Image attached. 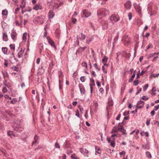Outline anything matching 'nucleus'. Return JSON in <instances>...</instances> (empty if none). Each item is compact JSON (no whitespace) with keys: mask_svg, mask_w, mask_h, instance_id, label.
I'll list each match as a JSON object with an SVG mask.
<instances>
[{"mask_svg":"<svg viewBox=\"0 0 159 159\" xmlns=\"http://www.w3.org/2000/svg\"><path fill=\"white\" fill-rule=\"evenodd\" d=\"M90 80L91 83L90 84V86H94L95 85V84L94 82V80L93 78H90Z\"/></svg>","mask_w":159,"mask_h":159,"instance_id":"obj_21","label":"nucleus"},{"mask_svg":"<svg viewBox=\"0 0 159 159\" xmlns=\"http://www.w3.org/2000/svg\"><path fill=\"white\" fill-rule=\"evenodd\" d=\"M2 73L3 76V78L5 79V77L6 76H7V77H9L8 74L7 73V72L6 71L5 72H3L2 71Z\"/></svg>","mask_w":159,"mask_h":159,"instance_id":"obj_26","label":"nucleus"},{"mask_svg":"<svg viewBox=\"0 0 159 159\" xmlns=\"http://www.w3.org/2000/svg\"><path fill=\"white\" fill-rule=\"evenodd\" d=\"M129 37L128 36V35L127 34H125L122 38V41L123 42H124L127 39H128Z\"/></svg>","mask_w":159,"mask_h":159,"instance_id":"obj_18","label":"nucleus"},{"mask_svg":"<svg viewBox=\"0 0 159 159\" xmlns=\"http://www.w3.org/2000/svg\"><path fill=\"white\" fill-rule=\"evenodd\" d=\"M75 116L78 117H80V115L78 110H77L76 111Z\"/></svg>","mask_w":159,"mask_h":159,"instance_id":"obj_64","label":"nucleus"},{"mask_svg":"<svg viewBox=\"0 0 159 159\" xmlns=\"http://www.w3.org/2000/svg\"><path fill=\"white\" fill-rule=\"evenodd\" d=\"M11 86V83H8L7 84L6 86L8 88H9Z\"/></svg>","mask_w":159,"mask_h":159,"instance_id":"obj_58","label":"nucleus"},{"mask_svg":"<svg viewBox=\"0 0 159 159\" xmlns=\"http://www.w3.org/2000/svg\"><path fill=\"white\" fill-rule=\"evenodd\" d=\"M152 47H152V44H149V45H148V47H147V49H146V50H145V51H147V50H148V49H149V48H152Z\"/></svg>","mask_w":159,"mask_h":159,"instance_id":"obj_47","label":"nucleus"},{"mask_svg":"<svg viewBox=\"0 0 159 159\" xmlns=\"http://www.w3.org/2000/svg\"><path fill=\"white\" fill-rule=\"evenodd\" d=\"M158 54V53H156V52H155L153 54H150L148 56V58H151V57H152L154 55V54Z\"/></svg>","mask_w":159,"mask_h":159,"instance_id":"obj_38","label":"nucleus"},{"mask_svg":"<svg viewBox=\"0 0 159 159\" xmlns=\"http://www.w3.org/2000/svg\"><path fill=\"white\" fill-rule=\"evenodd\" d=\"M124 6L127 9H130L131 7V2L129 1H127L124 4Z\"/></svg>","mask_w":159,"mask_h":159,"instance_id":"obj_9","label":"nucleus"},{"mask_svg":"<svg viewBox=\"0 0 159 159\" xmlns=\"http://www.w3.org/2000/svg\"><path fill=\"white\" fill-rule=\"evenodd\" d=\"M33 9L36 11H37L39 9H41L42 7L37 4L34 7Z\"/></svg>","mask_w":159,"mask_h":159,"instance_id":"obj_17","label":"nucleus"},{"mask_svg":"<svg viewBox=\"0 0 159 159\" xmlns=\"http://www.w3.org/2000/svg\"><path fill=\"white\" fill-rule=\"evenodd\" d=\"M121 117V114H119L118 116H117V117L116 118V119L118 120H120V118Z\"/></svg>","mask_w":159,"mask_h":159,"instance_id":"obj_63","label":"nucleus"},{"mask_svg":"<svg viewBox=\"0 0 159 159\" xmlns=\"http://www.w3.org/2000/svg\"><path fill=\"white\" fill-rule=\"evenodd\" d=\"M155 108L154 109V111L157 110L159 108V105H158L157 106L154 107Z\"/></svg>","mask_w":159,"mask_h":159,"instance_id":"obj_62","label":"nucleus"},{"mask_svg":"<svg viewBox=\"0 0 159 159\" xmlns=\"http://www.w3.org/2000/svg\"><path fill=\"white\" fill-rule=\"evenodd\" d=\"M7 134L11 138H12V136L14 137L17 136V135L18 134H15V132L11 130L8 131L7 132Z\"/></svg>","mask_w":159,"mask_h":159,"instance_id":"obj_3","label":"nucleus"},{"mask_svg":"<svg viewBox=\"0 0 159 159\" xmlns=\"http://www.w3.org/2000/svg\"><path fill=\"white\" fill-rule=\"evenodd\" d=\"M15 132V133H20L22 131L20 129L17 128H16L14 129Z\"/></svg>","mask_w":159,"mask_h":159,"instance_id":"obj_24","label":"nucleus"},{"mask_svg":"<svg viewBox=\"0 0 159 159\" xmlns=\"http://www.w3.org/2000/svg\"><path fill=\"white\" fill-rule=\"evenodd\" d=\"M128 16L129 17V19L130 20L132 17V14L130 12H129L128 14Z\"/></svg>","mask_w":159,"mask_h":159,"instance_id":"obj_45","label":"nucleus"},{"mask_svg":"<svg viewBox=\"0 0 159 159\" xmlns=\"http://www.w3.org/2000/svg\"><path fill=\"white\" fill-rule=\"evenodd\" d=\"M81 36L80 39L82 40H84L85 38V35H84V34H83V33H81Z\"/></svg>","mask_w":159,"mask_h":159,"instance_id":"obj_34","label":"nucleus"},{"mask_svg":"<svg viewBox=\"0 0 159 159\" xmlns=\"http://www.w3.org/2000/svg\"><path fill=\"white\" fill-rule=\"evenodd\" d=\"M20 20H21V22L20 23H19L18 22V21H16V25L18 26H20L21 25L22 23V17H20Z\"/></svg>","mask_w":159,"mask_h":159,"instance_id":"obj_27","label":"nucleus"},{"mask_svg":"<svg viewBox=\"0 0 159 159\" xmlns=\"http://www.w3.org/2000/svg\"><path fill=\"white\" fill-rule=\"evenodd\" d=\"M80 152L82 153H85L86 154H87L89 153V151L88 150H86V149H84L82 148H80Z\"/></svg>","mask_w":159,"mask_h":159,"instance_id":"obj_13","label":"nucleus"},{"mask_svg":"<svg viewBox=\"0 0 159 159\" xmlns=\"http://www.w3.org/2000/svg\"><path fill=\"white\" fill-rule=\"evenodd\" d=\"M144 106V105L143 104H142L140 106H136V107H137V108H142Z\"/></svg>","mask_w":159,"mask_h":159,"instance_id":"obj_57","label":"nucleus"},{"mask_svg":"<svg viewBox=\"0 0 159 159\" xmlns=\"http://www.w3.org/2000/svg\"><path fill=\"white\" fill-rule=\"evenodd\" d=\"M54 16V12L51 11H50L49 12V18H52Z\"/></svg>","mask_w":159,"mask_h":159,"instance_id":"obj_20","label":"nucleus"},{"mask_svg":"<svg viewBox=\"0 0 159 159\" xmlns=\"http://www.w3.org/2000/svg\"><path fill=\"white\" fill-rule=\"evenodd\" d=\"M148 87V84H146L145 85L144 87L143 88V90L144 91H145Z\"/></svg>","mask_w":159,"mask_h":159,"instance_id":"obj_43","label":"nucleus"},{"mask_svg":"<svg viewBox=\"0 0 159 159\" xmlns=\"http://www.w3.org/2000/svg\"><path fill=\"white\" fill-rule=\"evenodd\" d=\"M3 39L5 41H7L8 40L7 36L6 33H3Z\"/></svg>","mask_w":159,"mask_h":159,"instance_id":"obj_15","label":"nucleus"},{"mask_svg":"<svg viewBox=\"0 0 159 159\" xmlns=\"http://www.w3.org/2000/svg\"><path fill=\"white\" fill-rule=\"evenodd\" d=\"M146 156L148 158H152L150 152H146L145 153Z\"/></svg>","mask_w":159,"mask_h":159,"instance_id":"obj_25","label":"nucleus"},{"mask_svg":"<svg viewBox=\"0 0 159 159\" xmlns=\"http://www.w3.org/2000/svg\"><path fill=\"white\" fill-rule=\"evenodd\" d=\"M24 53V51H22V49L21 48L20 52L18 53V55L19 58H21L22 57Z\"/></svg>","mask_w":159,"mask_h":159,"instance_id":"obj_16","label":"nucleus"},{"mask_svg":"<svg viewBox=\"0 0 159 159\" xmlns=\"http://www.w3.org/2000/svg\"><path fill=\"white\" fill-rule=\"evenodd\" d=\"M101 82L102 83V85H104L105 82H104V78H103V76H102Z\"/></svg>","mask_w":159,"mask_h":159,"instance_id":"obj_60","label":"nucleus"},{"mask_svg":"<svg viewBox=\"0 0 159 159\" xmlns=\"http://www.w3.org/2000/svg\"><path fill=\"white\" fill-rule=\"evenodd\" d=\"M7 13L8 12L7 10H3L2 11V15H7Z\"/></svg>","mask_w":159,"mask_h":159,"instance_id":"obj_28","label":"nucleus"},{"mask_svg":"<svg viewBox=\"0 0 159 159\" xmlns=\"http://www.w3.org/2000/svg\"><path fill=\"white\" fill-rule=\"evenodd\" d=\"M111 143V145L114 148L115 146V143L114 141H111L110 143Z\"/></svg>","mask_w":159,"mask_h":159,"instance_id":"obj_41","label":"nucleus"},{"mask_svg":"<svg viewBox=\"0 0 159 159\" xmlns=\"http://www.w3.org/2000/svg\"><path fill=\"white\" fill-rule=\"evenodd\" d=\"M153 6V3L152 2H150L148 5V9L149 11L152 13L153 10L152 9V7Z\"/></svg>","mask_w":159,"mask_h":159,"instance_id":"obj_8","label":"nucleus"},{"mask_svg":"<svg viewBox=\"0 0 159 159\" xmlns=\"http://www.w3.org/2000/svg\"><path fill=\"white\" fill-rule=\"evenodd\" d=\"M129 111H127L126 113L125 111L123 113V115L124 116H126L127 115H129Z\"/></svg>","mask_w":159,"mask_h":159,"instance_id":"obj_50","label":"nucleus"},{"mask_svg":"<svg viewBox=\"0 0 159 159\" xmlns=\"http://www.w3.org/2000/svg\"><path fill=\"white\" fill-rule=\"evenodd\" d=\"M138 44H136L135 45V46L134 48V53H136V50L137 49V48L138 47Z\"/></svg>","mask_w":159,"mask_h":159,"instance_id":"obj_56","label":"nucleus"},{"mask_svg":"<svg viewBox=\"0 0 159 159\" xmlns=\"http://www.w3.org/2000/svg\"><path fill=\"white\" fill-rule=\"evenodd\" d=\"M95 150L96 152L100 154L101 152V151L99 148H98L97 146L95 147Z\"/></svg>","mask_w":159,"mask_h":159,"instance_id":"obj_23","label":"nucleus"},{"mask_svg":"<svg viewBox=\"0 0 159 159\" xmlns=\"http://www.w3.org/2000/svg\"><path fill=\"white\" fill-rule=\"evenodd\" d=\"M150 119H147L146 122V124L147 125L149 126L150 124Z\"/></svg>","mask_w":159,"mask_h":159,"instance_id":"obj_42","label":"nucleus"},{"mask_svg":"<svg viewBox=\"0 0 159 159\" xmlns=\"http://www.w3.org/2000/svg\"><path fill=\"white\" fill-rule=\"evenodd\" d=\"M121 132H122V134L123 135L126 134V130L125 129H124V128L122 129V131Z\"/></svg>","mask_w":159,"mask_h":159,"instance_id":"obj_53","label":"nucleus"},{"mask_svg":"<svg viewBox=\"0 0 159 159\" xmlns=\"http://www.w3.org/2000/svg\"><path fill=\"white\" fill-rule=\"evenodd\" d=\"M76 21L77 20L75 18H72V22L73 23V24H75Z\"/></svg>","mask_w":159,"mask_h":159,"instance_id":"obj_44","label":"nucleus"},{"mask_svg":"<svg viewBox=\"0 0 159 159\" xmlns=\"http://www.w3.org/2000/svg\"><path fill=\"white\" fill-rule=\"evenodd\" d=\"M81 65L83 67H85L87 68V65L86 62H83L81 63Z\"/></svg>","mask_w":159,"mask_h":159,"instance_id":"obj_39","label":"nucleus"},{"mask_svg":"<svg viewBox=\"0 0 159 159\" xmlns=\"http://www.w3.org/2000/svg\"><path fill=\"white\" fill-rule=\"evenodd\" d=\"M8 62L7 60H6V59H5L4 60V66L6 67H7L8 66Z\"/></svg>","mask_w":159,"mask_h":159,"instance_id":"obj_46","label":"nucleus"},{"mask_svg":"<svg viewBox=\"0 0 159 159\" xmlns=\"http://www.w3.org/2000/svg\"><path fill=\"white\" fill-rule=\"evenodd\" d=\"M17 101V100L16 98H14L10 101V103L14 104Z\"/></svg>","mask_w":159,"mask_h":159,"instance_id":"obj_29","label":"nucleus"},{"mask_svg":"<svg viewBox=\"0 0 159 159\" xmlns=\"http://www.w3.org/2000/svg\"><path fill=\"white\" fill-rule=\"evenodd\" d=\"M47 39L48 43L56 49V46L55 45L54 42L49 37L47 38Z\"/></svg>","mask_w":159,"mask_h":159,"instance_id":"obj_5","label":"nucleus"},{"mask_svg":"<svg viewBox=\"0 0 159 159\" xmlns=\"http://www.w3.org/2000/svg\"><path fill=\"white\" fill-rule=\"evenodd\" d=\"M86 47H85L83 48L81 47L79 48V51H80V50L81 52L83 51L86 48Z\"/></svg>","mask_w":159,"mask_h":159,"instance_id":"obj_49","label":"nucleus"},{"mask_svg":"<svg viewBox=\"0 0 159 159\" xmlns=\"http://www.w3.org/2000/svg\"><path fill=\"white\" fill-rule=\"evenodd\" d=\"M10 47L11 49H12L14 50L15 49V45L14 44H11L10 45Z\"/></svg>","mask_w":159,"mask_h":159,"instance_id":"obj_36","label":"nucleus"},{"mask_svg":"<svg viewBox=\"0 0 159 159\" xmlns=\"http://www.w3.org/2000/svg\"><path fill=\"white\" fill-rule=\"evenodd\" d=\"M136 74L135 70L134 71L133 75L130 78L129 80V82H131L134 80V78L135 77Z\"/></svg>","mask_w":159,"mask_h":159,"instance_id":"obj_14","label":"nucleus"},{"mask_svg":"<svg viewBox=\"0 0 159 159\" xmlns=\"http://www.w3.org/2000/svg\"><path fill=\"white\" fill-rule=\"evenodd\" d=\"M17 35L16 33L14 31H12L11 34V36L13 40H15Z\"/></svg>","mask_w":159,"mask_h":159,"instance_id":"obj_12","label":"nucleus"},{"mask_svg":"<svg viewBox=\"0 0 159 159\" xmlns=\"http://www.w3.org/2000/svg\"><path fill=\"white\" fill-rule=\"evenodd\" d=\"M7 89L6 87H4L3 88L2 92L3 93H5L7 92Z\"/></svg>","mask_w":159,"mask_h":159,"instance_id":"obj_55","label":"nucleus"},{"mask_svg":"<svg viewBox=\"0 0 159 159\" xmlns=\"http://www.w3.org/2000/svg\"><path fill=\"white\" fill-rule=\"evenodd\" d=\"M82 13L81 17H82L87 18L91 15V13L86 9L83 10Z\"/></svg>","mask_w":159,"mask_h":159,"instance_id":"obj_2","label":"nucleus"},{"mask_svg":"<svg viewBox=\"0 0 159 159\" xmlns=\"http://www.w3.org/2000/svg\"><path fill=\"white\" fill-rule=\"evenodd\" d=\"M139 83V80H136L133 82L134 85V86H137Z\"/></svg>","mask_w":159,"mask_h":159,"instance_id":"obj_31","label":"nucleus"},{"mask_svg":"<svg viewBox=\"0 0 159 159\" xmlns=\"http://www.w3.org/2000/svg\"><path fill=\"white\" fill-rule=\"evenodd\" d=\"M94 106L95 107V111H97V109L98 108V103H95Z\"/></svg>","mask_w":159,"mask_h":159,"instance_id":"obj_61","label":"nucleus"},{"mask_svg":"<svg viewBox=\"0 0 159 159\" xmlns=\"http://www.w3.org/2000/svg\"><path fill=\"white\" fill-rule=\"evenodd\" d=\"M131 39L129 37L128 39H127L124 42H123L124 44L126 46H128V45L130 44L131 42Z\"/></svg>","mask_w":159,"mask_h":159,"instance_id":"obj_11","label":"nucleus"},{"mask_svg":"<svg viewBox=\"0 0 159 159\" xmlns=\"http://www.w3.org/2000/svg\"><path fill=\"white\" fill-rule=\"evenodd\" d=\"M72 159H80L77 157H75V155H72L71 156Z\"/></svg>","mask_w":159,"mask_h":159,"instance_id":"obj_48","label":"nucleus"},{"mask_svg":"<svg viewBox=\"0 0 159 159\" xmlns=\"http://www.w3.org/2000/svg\"><path fill=\"white\" fill-rule=\"evenodd\" d=\"M27 34L26 33H24L23 35L22 40L23 41L25 42L26 39Z\"/></svg>","mask_w":159,"mask_h":159,"instance_id":"obj_22","label":"nucleus"},{"mask_svg":"<svg viewBox=\"0 0 159 159\" xmlns=\"http://www.w3.org/2000/svg\"><path fill=\"white\" fill-rule=\"evenodd\" d=\"M110 19L112 22L114 21L115 22L118 21L119 20V19L117 18V16L115 15H112L110 17Z\"/></svg>","mask_w":159,"mask_h":159,"instance_id":"obj_6","label":"nucleus"},{"mask_svg":"<svg viewBox=\"0 0 159 159\" xmlns=\"http://www.w3.org/2000/svg\"><path fill=\"white\" fill-rule=\"evenodd\" d=\"M79 87L80 92V93L82 94H84L85 92V89L83 88V85L81 84L79 85Z\"/></svg>","mask_w":159,"mask_h":159,"instance_id":"obj_7","label":"nucleus"},{"mask_svg":"<svg viewBox=\"0 0 159 159\" xmlns=\"http://www.w3.org/2000/svg\"><path fill=\"white\" fill-rule=\"evenodd\" d=\"M135 8L138 14L141 15V7L139 5H137L136 6H135Z\"/></svg>","mask_w":159,"mask_h":159,"instance_id":"obj_10","label":"nucleus"},{"mask_svg":"<svg viewBox=\"0 0 159 159\" xmlns=\"http://www.w3.org/2000/svg\"><path fill=\"white\" fill-rule=\"evenodd\" d=\"M78 107H79V109L80 111V112H81L82 113L84 111L83 107H82L80 106H79Z\"/></svg>","mask_w":159,"mask_h":159,"instance_id":"obj_54","label":"nucleus"},{"mask_svg":"<svg viewBox=\"0 0 159 159\" xmlns=\"http://www.w3.org/2000/svg\"><path fill=\"white\" fill-rule=\"evenodd\" d=\"M2 50L4 54H7V49L6 47H2Z\"/></svg>","mask_w":159,"mask_h":159,"instance_id":"obj_19","label":"nucleus"},{"mask_svg":"<svg viewBox=\"0 0 159 159\" xmlns=\"http://www.w3.org/2000/svg\"><path fill=\"white\" fill-rule=\"evenodd\" d=\"M11 69H12L13 70L16 71H18L19 70V68L18 67H16V66H12L11 68Z\"/></svg>","mask_w":159,"mask_h":159,"instance_id":"obj_30","label":"nucleus"},{"mask_svg":"<svg viewBox=\"0 0 159 159\" xmlns=\"http://www.w3.org/2000/svg\"><path fill=\"white\" fill-rule=\"evenodd\" d=\"M107 60V58L104 56L102 60V62L103 63L106 62Z\"/></svg>","mask_w":159,"mask_h":159,"instance_id":"obj_33","label":"nucleus"},{"mask_svg":"<svg viewBox=\"0 0 159 159\" xmlns=\"http://www.w3.org/2000/svg\"><path fill=\"white\" fill-rule=\"evenodd\" d=\"M142 99L143 100H147V99H148V97H147L145 96H143L142 97Z\"/></svg>","mask_w":159,"mask_h":159,"instance_id":"obj_59","label":"nucleus"},{"mask_svg":"<svg viewBox=\"0 0 159 159\" xmlns=\"http://www.w3.org/2000/svg\"><path fill=\"white\" fill-rule=\"evenodd\" d=\"M124 122H125V121L124 120H123L121 123H118V126H120V127H122V126H123V125L125 124Z\"/></svg>","mask_w":159,"mask_h":159,"instance_id":"obj_37","label":"nucleus"},{"mask_svg":"<svg viewBox=\"0 0 159 159\" xmlns=\"http://www.w3.org/2000/svg\"><path fill=\"white\" fill-rule=\"evenodd\" d=\"M39 47H40V46H41V47H42V48H39V50H40V52H41L42 51V49H43V44H42V43H40L39 44Z\"/></svg>","mask_w":159,"mask_h":159,"instance_id":"obj_51","label":"nucleus"},{"mask_svg":"<svg viewBox=\"0 0 159 159\" xmlns=\"http://www.w3.org/2000/svg\"><path fill=\"white\" fill-rule=\"evenodd\" d=\"M34 142H33V144L34 143H37V141L38 140V137L37 136V135H35L34 137Z\"/></svg>","mask_w":159,"mask_h":159,"instance_id":"obj_32","label":"nucleus"},{"mask_svg":"<svg viewBox=\"0 0 159 159\" xmlns=\"http://www.w3.org/2000/svg\"><path fill=\"white\" fill-rule=\"evenodd\" d=\"M102 25V26L103 29L105 30L108 27V22L106 20H103L101 23Z\"/></svg>","mask_w":159,"mask_h":159,"instance_id":"obj_4","label":"nucleus"},{"mask_svg":"<svg viewBox=\"0 0 159 159\" xmlns=\"http://www.w3.org/2000/svg\"><path fill=\"white\" fill-rule=\"evenodd\" d=\"M4 97L6 99H9L11 100L12 98L11 97L9 96L7 94H6L4 95Z\"/></svg>","mask_w":159,"mask_h":159,"instance_id":"obj_40","label":"nucleus"},{"mask_svg":"<svg viewBox=\"0 0 159 159\" xmlns=\"http://www.w3.org/2000/svg\"><path fill=\"white\" fill-rule=\"evenodd\" d=\"M85 77L84 76H82L80 78V80L82 82H84L85 81Z\"/></svg>","mask_w":159,"mask_h":159,"instance_id":"obj_35","label":"nucleus"},{"mask_svg":"<svg viewBox=\"0 0 159 159\" xmlns=\"http://www.w3.org/2000/svg\"><path fill=\"white\" fill-rule=\"evenodd\" d=\"M109 10L105 8H102L99 9L97 11V15L98 16L102 15L104 16H106L108 14Z\"/></svg>","mask_w":159,"mask_h":159,"instance_id":"obj_1","label":"nucleus"},{"mask_svg":"<svg viewBox=\"0 0 159 159\" xmlns=\"http://www.w3.org/2000/svg\"><path fill=\"white\" fill-rule=\"evenodd\" d=\"M55 147L59 148H60V146L57 142L56 143H55Z\"/></svg>","mask_w":159,"mask_h":159,"instance_id":"obj_52","label":"nucleus"}]
</instances>
